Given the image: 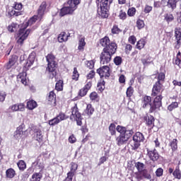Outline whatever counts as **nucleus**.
Instances as JSON below:
<instances>
[{"label": "nucleus", "instance_id": "nucleus-38", "mask_svg": "<svg viewBox=\"0 0 181 181\" xmlns=\"http://www.w3.org/2000/svg\"><path fill=\"white\" fill-rule=\"evenodd\" d=\"M47 63H54L56 62L54 60L56 59V57H54V55H53L52 54H49L47 57Z\"/></svg>", "mask_w": 181, "mask_h": 181}, {"label": "nucleus", "instance_id": "nucleus-21", "mask_svg": "<svg viewBox=\"0 0 181 181\" xmlns=\"http://www.w3.org/2000/svg\"><path fill=\"white\" fill-rule=\"evenodd\" d=\"M69 36H66V33H61L58 36V42L63 43V42H67Z\"/></svg>", "mask_w": 181, "mask_h": 181}, {"label": "nucleus", "instance_id": "nucleus-22", "mask_svg": "<svg viewBox=\"0 0 181 181\" xmlns=\"http://www.w3.org/2000/svg\"><path fill=\"white\" fill-rule=\"evenodd\" d=\"M47 100L49 102V104H52V103H56V94H54V92L50 91Z\"/></svg>", "mask_w": 181, "mask_h": 181}, {"label": "nucleus", "instance_id": "nucleus-37", "mask_svg": "<svg viewBox=\"0 0 181 181\" xmlns=\"http://www.w3.org/2000/svg\"><path fill=\"white\" fill-rule=\"evenodd\" d=\"M18 167L19 168L20 170H25L26 169V163L23 160H20L17 163Z\"/></svg>", "mask_w": 181, "mask_h": 181}, {"label": "nucleus", "instance_id": "nucleus-3", "mask_svg": "<svg viewBox=\"0 0 181 181\" xmlns=\"http://www.w3.org/2000/svg\"><path fill=\"white\" fill-rule=\"evenodd\" d=\"M117 132H119L120 135L116 139L117 144L119 146L127 144L128 139L134 135V131L132 129H128V128L118 125L116 128Z\"/></svg>", "mask_w": 181, "mask_h": 181}, {"label": "nucleus", "instance_id": "nucleus-11", "mask_svg": "<svg viewBox=\"0 0 181 181\" xmlns=\"http://www.w3.org/2000/svg\"><path fill=\"white\" fill-rule=\"evenodd\" d=\"M162 90V84H160V82L157 81L153 87V90H152V95L153 97H156V95L157 94H159V92Z\"/></svg>", "mask_w": 181, "mask_h": 181}, {"label": "nucleus", "instance_id": "nucleus-35", "mask_svg": "<svg viewBox=\"0 0 181 181\" xmlns=\"http://www.w3.org/2000/svg\"><path fill=\"white\" fill-rule=\"evenodd\" d=\"M55 89L57 90V91L63 90V81L59 80L58 82H57L55 85Z\"/></svg>", "mask_w": 181, "mask_h": 181}, {"label": "nucleus", "instance_id": "nucleus-47", "mask_svg": "<svg viewBox=\"0 0 181 181\" xmlns=\"http://www.w3.org/2000/svg\"><path fill=\"white\" fill-rule=\"evenodd\" d=\"M136 46H137V49H139L140 50L141 49H144L145 46V41L140 40L139 41H138Z\"/></svg>", "mask_w": 181, "mask_h": 181}, {"label": "nucleus", "instance_id": "nucleus-30", "mask_svg": "<svg viewBox=\"0 0 181 181\" xmlns=\"http://www.w3.org/2000/svg\"><path fill=\"white\" fill-rule=\"evenodd\" d=\"M140 173H141V175H142V176H143V177H144V179H147L148 180H151V179H152V176L151 175V174L146 169L144 170Z\"/></svg>", "mask_w": 181, "mask_h": 181}, {"label": "nucleus", "instance_id": "nucleus-28", "mask_svg": "<svg viewBox=\"0 0 181 181\" xmlns=\"http://www.w3.org/2000/svg\"><path fill=\"white\" fill-rule=\"evenodd\" d=\"M86 38L81 37L78 41V50H84V46H86Z\"/></svg>", "mask_w": 181, "mask_h": 181}, {"label": "nucleus", "instance_id": "nucleus-14", "mask_svg": "<svg viewBox=\"0 0 181 181\" xmlns=\"http://www.w3.org/2000/svg\"><path fill=\"white\" fill-rule=\"evenodd\" d=\"M34 136L38 142H42V141H43V134H42V130L40 129H34Z\"/></svg>", "mask_w": 181, "mask_h": 181}, {"label": "nucleus", "instance_id": "nucleus-5", "mask_svg": "<svg viewBox=\"0 0 181 181\" xmlns=\"http://www.w3.org/2000/svg\"><path fill=\"white\" fill-rule=\"evenodd\" d=\"M112 0H98V13L101 18H108V9Z\"/></svg>", "mask_w": 181, "mask_h": 181}, {"label": "nucleus", "instance_id": "nucleus-18", "mask_svg": "<svg viewBox=\"0 0 181 181\" xmlns=\"http://www.w3.org/2000/svg\"><path fill=\"white\" fill-rule=\"evenodd\" d=\"M39 169H43L45 168V163L43 162V158L42 157H38L37 160L33 163Z\"/></svg>", "mask_w": 181, "mask_h": 181}, {"label": "nucleus", "instance_id": "nucleus-45", "mask_svg": "<svg viewBox=\"0 0 181 181\" xmlns=\"http://www.w3.org/2000/svg\"><path fill=\"white\" fill-rule=\"evenodd\" d=\"M57 118L59 119V122H61V121H64V119H67V117H66V115L63 112L59 113V115H57Z\"/></svg>", "mask_w": 181, "mask_h": 181}, {"label": "nucleus", "instance_id": "nucleus-16", "mask_svg": "<svg viewBox=\"0 0 181 181\" xmlns=\"http://www.w3.org/2000/svg\"><path fill=\"white\" fill-rule=\"evenodd\" d=\"M145 137L144 134L141 132H136L134 136H133L134 142H144Z\"/></svg>", "mask_w": 181, "mask_h": 181}, {"label": "nucleus", "instance_id": "nucleus-15", "mask_svg": "<svg viewBox=\"0 0 181 181\" xmlns=\"http://www.w3.org/2000/svg\"><path fill=\"white\" fill-rule=\"evenodd\" d=\"M101 46L103 47H110L111 45H116L115 42H110V38L108 37H105L102 38L100 41Z\"/></svg>", "mask_w": 181, "mask_h": 181}, {"label": "nucleus", "instance_id": "nucleus-12", "mask_svg": "<svg viewBox=\"0 0 181 181\" xmlns=\"http://www.w3.org/2000/svg\"><path fill=\"white\" fill-rule=\"evenodd\" d=\"M148 156L150 159L153 160V162H156V160H158V159H159V153L156 149H154L153 151H148Z\"/></svg>", "mask_w": 181, "mask_h": 181}, {"label": "nucleus", "instance_id": "nucleus-44", "mask_svg": "<svg viewBox=\"0 0 181 181\" xmlns=\"http://www.w3.org/2000/svg\"><path fill=\"white\" fill-rule=\"evenodd\" d=\"M177 102H174L172 103L168 107V111H173V110H175V108H177Z\"/></svg>", "mask_w": 181, "mask_h": 181}, {"label": "nucleus", "instance_id": "nucleus-54", "mask_svg": "<svg viewBox=\"0 0 181 181\" xmlns=\"http://www.w3.org/2000/svg\"><path fill=\"white\" fill-rule=\"evenodd\" d=\"M86 66L88 69H94V61L90 60V61H88L86 62Z\"/></svg>", "mask_w": 181, "mask_h": 181}, {"label": "nucleus", "instance_id": "nucleus-63", "mask_svg": "<svg viewBox=\"0 0 181 181\" xmlns=\"http://www.w3.org/2000/svg\"><path fill=\"white\" fill-rule=\"evenodd\" d=\"M152 11V6L146 5L145 8H144V12L145 13H149Z\"/></svg>", "mask_w": 181, "mask_h": 181}, {"label": "nucleus", "instance_id": "nucleus-61", "mask_svg": "<svg viewBox=\"0 0 181 181\" xmlns=\"http://www.w3.org/2000/svg\"><path fill=\"white\" fill-rule=\"evenodd\" d=\"M158 81H159V83H160V81H163V80H165V74H163V73H160V74H158Z\"/></svg>", "mask_w": 181, "mask_h": 181}, {"label": "nucleus", "instance_id": "nucleus-50", "mask_svg": "<svg viewBox=\"0 0 181 181\" xmlns=\"http://www.w3.org/2000/svg\"><path fill=\"white\" fill-rule=\"evenodd\" d=\"M8 62H11L13 65L15 66L16 64V62H18V56L16 55H13L9 59Z\"/></svg>", "mask_w": 181, "mask_h": 181}, {"label": "nucleus", "instance_id": "nucleus-7", "mask_svg": "<svg viewBox=\"0 0 181 181\" xmlns=\"http://www.w3.org/2000/svg\"><path fill=\"white\" fill-rule=\"evenodd\" d=\"M70 119H71V121H76L77 125L81 126L83 124L81 122L83 117H81V113L78 112V108L77 107L76 104L71 107V115L70 117Z\"/></svg>", "mask_w": 181, "mask_h": 181}, {"label": "nucleus", "instance_id": "nucleus-23", "mask_svg": "<svg viewBox=\"0 0 181 181\" xmlns=\"http://www.w3.org/2000/svg\"><path fill=\"white\" fill-rule=\"evenodd\" d=\"M135 168L137 169L139 173H141L145 170V164L141 162H137L135 163Z\"/></svg>", "mask_w": 181, "mask_h": 181}, {"label": "nucleus", "instance_id": "nucleus-48", "mask_svg": "<svg viewBox=\"0 0 181 181\" xmlns=\"http://www.w3.org/2000/svg\"><path fill=\"white\" fill-rule=\"evenodd\" d=\"M127 97H132V94H134V88H132V86H129L127 89Z\"/></svg>", "mask_w": 181, "mask_h": 181}, {"label": "nucleus", "instance_id": "nucleus-36", "mask_svg": "<svg viewBox=\"0 0 181 181\" xmlns=\"http://www.w3.org/2000/svg\"><path fill=\"white\" fill-rule=\"evenodd\" d=\"M78 77H80V74H78V71H77V68H74L73 75H72V80H75L77 81L78 80Z\"/></svg>", "mask_w": 181, "mask_h": 181}, {"label": "nucleus", "instance_id": "nucleus-46", "mask_svg": "<svg viewBox=\"0 0 181 181\" xmlns=\"http://www.w3.org/2000/svg\"><path fill=\"white\" fill-rule=\"evenodd\" d=\"M109 131L111 133V135H115V124H110L109 127Z\"/></svg>", "mask_w": 181, "mask_h": 181}, {"label": "nucleus", "instance_id": "nucleus-26", "mask_svg": "<svg viewBox=\"0 0 181 181\" xmlns=\"http://www.w3.org/2000/svg\"><path fill=\"white\" fill-rule=\"evenodd\" d=\"M37 107V103L35 100H30L27 103V108L28 110H35Z\"/></svg>", "mask_w": 181, "mask_h": 181}, {"label": "nucleus", "instance_id": "nucleus-51", "mask_svg": "<svg viewBox=\"0 0 181 181\" xmlns=\"http://www.w3.org/2000/svg\"><path fill=\"white\" fill-rule=\"evenodd\" d=\"M163 175V169H162L161 168H159L156 170V176H157V177H160V176Z\"/></svg>", "mask_w": 181, "mask_h": 181}, {"label": "nucleus", "instance_id": "nucleus-40", "mask_svg": "<svg viewBox=\"0 0 181 181\" xmlns=\"http://www.w3.org/2000/svg\"><path fill=\"white\" fill-rule=\"evenodd\" d=\"M78 165L76 163H71V172H69V173H73L74 176V173L77 170Z\"/></svg>", "mask_w": 181, "mask_h": 181}, {"label": "nucleus", "instance_id": "nucleus-33", "mask_svg": "<svg viewBox=\"0 0 181 181\" xmlns=\"http://www.w3.org/2000/svg\"><path fill=\"white\" fill-rule=\"evenodd\" d=\"M164 19L169 23V22H172L175 18L173 17V15L171 13H166L164 15Z\"/></svg>", "mask_w": 181, "mask_h": 181}, {"label": "nucleus", "instance_id": "nucleus-19", "mask_svg": "<svg viewBox=\"0 0 181 181\" xmlns=\"http://www.w3.org/2000/svg\"><path fill=\"white\" fill-rule=\"evenodd\" d=\"M17 78L18 80V81H21V83H22V84H24V86H26V84L28 83V81L26 80V73H21L18 76Z\"/></svg>", "mask_w": 181, "mask_h": 181}, {"label": "nucleus", "instance_id": "nucleus-10", "mask_svg": "<svg viewBox=\"0 0 181 181\" xmlns=\"http://www.w3.org/2000/svg\"><path fill=\"white\" fill-rule=\"evenodd\" d=\"M56 69H57V64L56 62L48 63V66L47 68V71L50 73L49 76L53 78L56 76Z\"/></svg>", "mask_w": 181, "mask_h": 181}, {"label": "nucleus", "instance_id": "nucleus-1", "mask_svg": "<svg viewBox=\"0 0 181 181\" xmlns=\"http://www.w3.org/2000/svg\"><path fill=\"white\" fill-rule=\"evenodd\" d=\"M36 21H37L36 16H33L30 18L28 22L22 25L21 28L18 31V39L17 40V43L18 45H23V41L28 39L29 33H30V30H26V28H28V26H32V25H33V23L36 22Z\"/></svg>", "mask_w": 181, "mask_h": 181}, {"label": "nucleus", "instance_id": "nucleus-56", "mask_svg": "<svg viewBox=\"0 0 181 181\" xmlns=\"http://www.w3.org/2000/svg\"><path fill=\"white\" fill-rule=\"evenodd\" d=\"M73 173H68L67 177L65 178L64 181H73V177H74Z\"/></svg>", "mask_w": 181, "mask_h": 181}, {"label": "nucleus", "instance_id": "nucleus-17", "mask_svg": "<svg viewBox=\"0 0 181 181\" xmlns=\"http://www.w3.org/2000/svg\"><path fill=\"white\" fill-rule=\"evenodd\" d=\"M144 119L146 122L148 127H152V125H153V122H155V118L152 115L144 116Z\"/></svg>", "mask_w": 181, "mask_h": 181}, {"label": "nucleus", "instance_id": "nucleus-13", "mask_svg": "<svg viewBox=\"0 0 181 181\" xmlns=\"http://www.w3.org/2000/svg\"><path fill=\"white\" fill-rule=\"evenodd\" d=\"M175 38L177 40V44L175 45V49L180 48V43H181V30L180 29H175Z\"/></svg>", "mask_w": 181, "mask_h": 181}, {"label": "nucleus", "instance_id": "nucleus-64", "mask_svg": "<svg viewBox=\"0 0 181 181\" xmlns=\"http://www.w3.org/2000/svg\"><path fill=\"white\" fill-rule=\"evenodd\" d=\"M97 97H98V94H97V93H95V92H93V93H91L90 95V100H95V99L97 98Z\"/></svg>", "mask_w": 181, "mask_h": 181}, {"label": "nucleus", "instance_id": "nucleus-27", "mask_svg": "<svg viewBox=\"0 0 181 181\" xmlns=\"http://www.w3.org/2000/svg\"><path fill=\"white\" fill-rule=\"evenodd\" d=\"M46 10V1H43L39 7L38 9V15L42 16L45 13V11Z\"/></svg>", "mask_w": 181, "mask_h": 181}, {"label": "nucleus", "instance_id": "nucleus-31", "mask_svg": "<svg viewBox=\"0 0 181 181\" xmlns=\"http://www.w3.org/2000/svg\"><path fill=\"white\" fill-rule=\"evenodd\" d=\"M173 175L175 179H181V173L179 166L176 167L175 170L173 173Z\"/></svg>", "mask_w": 181, "mask_h": 181}, {"label": "nucleus", "instance_id": "nucleus-53", "mask_svg": "<svg viewBox=\"0 0 181 181\" xmlns=\"http://www.w3.org/2000/svg\"><path fill=\"white\" fill-rule=\"evenodd\" d=\"M120 32L121 30L118 28V26L117 25L113 26V28H112V33H113L114 35H118V33H119Z\"/></svg>", "mask_w": 181, "mask_h": 181}, {"label": "nucleus", "instance_id": "nucleus-20", "mask_svg": "<svg viewBox=\"0 0 181 181\" xmlns=\"http://www.w3.org/2000/svg\"><path fill=\"white\" fill-rule=\"evenodd\" d=\"M94 112V107L91 105V104L87 105L86 109L84 110V114H86L88 117H91L93 113Z\"/></svg>", "mask_w": 181, "mask_h": 181}, {"label": "nucleus", "instance_id": "nucleus-41", "mask_svg": "<svg viewBox=\"0 0 181 181\" xmlns=\"http://www.w3.org/2000/svg\"><path fill=\"white\" fill-rule=\"evenodd\" d=\"M168 6L172 9H175L176 8V0H168Z\"/></svg>", "mask_w": 181, "mask_h": 181}, {"label": "nucleus", "instance_id": "nucleus-52", "mask_svg": "<svg viewBox=\"0 0 181 181\" xmlns=\"http://www.w3.org/2000/svg\"><path fill=\"white\" fill-rule=\"evenodd\" d=\"M136 12V9L135 8H129L127 11V15H129V16H134Z\"/></svg>", "mask_w": 181, "mask_h": 181}, {"label": "nucleus", "instance_id": "nucleus-39", "mask_svg": "<svg viewBox=\"0 0 181 181\" xmlns=\"http://www.w3.org/2000/svg\"><path fill=\"white\" fill-rule=\"evenodd\" d=\"M113 62L116 66H121L122 64V58L121 57H116Z\"/></svg>", "mask_w": 181, "mask_h": 181}, {"label": "nucleus", "instance_id": "nucleus-9", "mask_svg": "<svg viewBox=\"0 0 181 181\" xmlns=\"http://www.w3.org/2000/svg\"><path fill=\"white\" fill-rule=\"evenodd\" d=\"M97 73L100 76V78H103V77L108 78L110 77V66H103L97 69Z\"/></svg>", "mask_w": 181, "mask_h": 181}, {"label": "nucleus", "instance_id": "nucleus-55", "mask_svg": "<svg viewBox=\"0 0 181 181\" xmlns=\"http://www.w3.org/2000/svg\"><path fill=\"white\" fill-rule=\"evenodd\" d=\"M23 5L21 3L15 2L13 8L14 9H16L17 11H21L22 9Z\"/></svg>", "mask_w": 181, "mask_h": 181}, {"label": "nucleus", "instance_id": "nucleus-42", "mask_svg": "<svg viewBox=\"0 0 181 181\" xmlns=\"http://www.w3.org/2000/svg\"><path fill=\"white\" fill-rule=\"evenodd\" d=\"M59 119L56 117L54 119H52L51 120L49 121V125H51L52 127H54V125H57L59 124Z\"/></svg>", "mask_w": 181, "mask_h": 181}, {"label": "nucleus", "instance_id": "nucleus-2", "mask_svg": "<svg viewBox=\"0 0 181 181\" xmlns=\"http://www.w3.org/2000/svg\"><path fill=\"white\" fill-rule=\"evenodd\" d=\"M162 95H158L154 98L153 103H151L152 98L151 96H144L143 98V108L150 107L149 112H155L156 110L162 107Z\"/></svg>", "mask_w": 181, "mask_h": 181}, {"label": "nucleus", "instance_id": "nucleus-29", "mask_svg": "<svg viewBox=\"0 0 181 181\" xmlns=\"http://www.w3.org/2000/svg\"><path fill=\"white\" fill-rule=\"evenodd\" d=\"M170 146L173 152L177 149V139H173L170 143Z\"/></svg>", "mask_w": 181, "mask_h": 181}, {"label": "nucleus", "instance_id": "nucleus-58", "mask_svg": "<svg viewBox=\"0 0 181 181\" xmlns=\"http://www.w3.org/2000/svg\"><path fill=\"white\" fill-rule=\"evenodd\" d=\"M6 97V93L5 92H0V102L4 103L5 101V98Z\"/></svg>", "mask_w": 181, "mask_h": 181}, {"label": "nucleus", "instance_id": "nucleus-25", "mask_svg": "<svg viewBox=\"0 0 181 181\" xmlns=\"http://www.w3.org/2000/svg\"><path fill=\"white\" fill-rule=\"evenodd\" d=\"M18 29H19V25H18L17 23H12L8 27V32H11V33H13V32H16Z\"/></svg>", "mask_w": 181, "mask_h": 181}, {"label": "nucleus", "instance_id": "nucleus-34", "mask_svg": "<svg viewBox=\"0 0 181 181\" xmlns=\"http://www.w3.org/2000/svg\"><path fill=\"white\" fill-rule=\"evenodd\" d=\"M141 63L144 66H149L152 63V57H148L147 59H141Z\"/></svg>", "mask_w": 181, "mask_h": 181}, {"label": "nucleus", "instance_id": "nucleus-57", "mask_svg": "<svg viewBox=\"0 0 181 181\" xmlns=\"http://www.w3.org/2000/svg\"><path fill=\"white\" fill-rule=\"evenodd\" d=\"M87 93H88V92L87 91V90H86V89L83 88H82V89H81V90H79L78 95H79L81 97H84L85 95H87Z\"/></svg>", "mask_w": 181, "mask_h": 181}, {"label": "nucleus", "instance_id": "nucleus-24", "mask_svg": "<svg viewBox=\"0 0 181 181\" xmlns=\"http://www.w3.org/2000/svg\"><path fill=\"white\" fill-rule=\"evenodd\" d=\"M15 170H13V168H9L6 171V177H8V179H12L15 177Z\"/></svg>", "mask_w": 181, "mask_h": 181}, {"label": "nucleus", "instance_id": "nucleus-62", "mask_svg": "<svg viewBox=\"0 0 181 181\" xmlns=\"http://www.w3.org/2000/svg\"><path fill=\"white\" fill-rule=\"evenodd\" d=\"M129 42L132 45H134L135 43V42H136V37H135V36H134V35L129 37Z\"/></svg>", "mask_w": 181, "mask_h": 181}, {"label": "nucleus", "instance_id": "nucleus-43", "mask_svg": "<svg viewBox=\"0 0 181 181\" xmlns=\"http://www.w3.org/2000/svg\"><path fill=\"white\" fill-rule=\"evenodd\" d=\"M28 63H30V64H33L35 63V53H31L28 59Z\"/></svg>", "mask_w": 181, "mask_h": 181}, {"label": "nucleus", "instance_id": "nucleus-4", "mask_svg": "<svg viewBox=\"0 0 181 181\" xmlns=\"http://www.w3.org/2000/svg\"><path fill=\"white\" fill-rule=\"evenodd\" d=\"M115 52H117V44H112L105 47L100 56V64H108L111 62L112 55L115 54Z\"/></svg>", "mask_w": 181, "mask_h": 181}, {"label": "nucleus", "instance_id": "nucleus-59", "mask_svg": "<svg viewBox=\"0 0 181 181\" xmlns=\"http://www.w3.org/2000/svg\"><path fill=\"white\" fill-rule=\"evenodd\" d=\"M119 16L120 19H122L124 21V19H127V13L120 11Z\"/></svg>", "mask_w": 181, "mask_h": 181}, {"label": "nucleus", "instance_id": "nucleus-6", "mask_svg": "<svg viewBox=\"0 0 181 181\" xmlns=\"http://www.w3.org/2000/svg\"><path fill=\"white\" fill-rule=\"evenodd\" d=\"M81 0H69L67 2L66 6L62 8L60 11V16H64L73 13L75 9H77V6L80 4Z\"/></svg>", "mask_w": 181, "mask_h": 181}, {"label": "nucleus", "instance_id": "nucleus-60", "mask_svg": "<svg viewBox=\"0 0 181 181\" xmlns=\"http://www.w3.org/2000/svg\"><path fill=\"white\" fill-rule=\"evenodd\" d=\"M131 50H132V45L129 44L127 45L125 47V52L127 53V54H129V52H131Z\"/></svg>", "mask_w": 181, "mask_h": 181}, {"label": "nucleus", "instance_id": "nucleus-32", "mask_svg": "<svg viewBox=\"0 0 181 181\" xmlns=\"http://www.w3.org/2000/svg\"><path fill=\"white\" fill-rule=\"evenodd\" d=\"M40 179H42V174L36 173L33 175L30 181H40Z\"/></svg>", "mask_w": 181, "mask_h": 181}, {"label": "nucleus", "instance_id": "nucleus-8", "mask_svg": "<svg viewBox=\"0 0 181 181\" xmlns=\"http://www.w3.org/2000/svg\"><path fill=\"white\" fill-rule=\"evenodd\" d=\"M25 134H26V129H25V125L22 124L14 132V138L17 139V141H20V139H22L23 136H25Z\"/></svg>", "mask_w": 181, "mask_h": 181}, {"label": "nucleus", "instance_id": "nucleus-49", "mask_svg": "<svg viewBox=\"0 0 181 181\" xmlns=\"http://www.w3.org/2000/svg\"><path fill=\"white\" fill-rule=\"evenodd\" d=\"M138 29H142L145 27V23L142 20H138L136 22Z\"/></svg>", "mask_w": 181, "mask_h": 181}]
</instances>
